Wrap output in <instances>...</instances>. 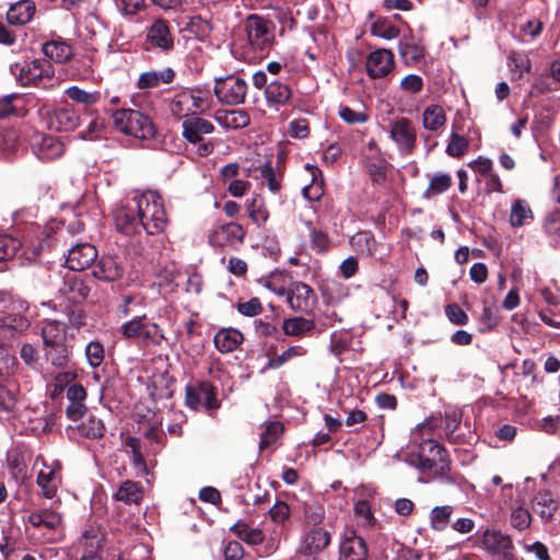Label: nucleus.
Segmentation results:
<instances>
[{"label":"nucleus","instance_id":"obj_1","mask_svg":"<svg viewBox=\"0 0 560 560\" xmlns=\"http://www.w3.org/2000/svg\"><path fill=\"white\" fill-rule=\"evenodd\" d=\"M40 336L45 359L54 366H67L70 361L71 347L68 342L66 325L56 319L45 320Z\"/></svg>","mask_w":560,"mask_h":560},{"label":"nucleus","instance_id":"obj_2","mask_svg":"<svg viewBox=\"0 0 560 560\" xmlns=\"http://www.w3.org/2000/svg\"><path fill=\"white\" fill-rule=\"evenodd\" d=\"M415 466L421 471H429L444 483L454 485L457 477L451 474L446 451L435 441L428 440L420 446Z\"/></svg>","mask_w":560,"mask_h":560},{"label":"nucleus","instance_id":"obj_3","mask_svg":"<svg viewBox=\"0 0 560 560\" xmlns=\"http://www.w3.org/2000/svg\"><path fill=\"white\" fill-rule=\"evenodd\" d=\"M135 201L141 229L149 235L162 233L167 224V215L161 196L155 191H147L136 197Z\"/></svg>","mask_w":560,"mask_h":560},{"label":"nucleus","instance_id":"obj_4","mask_svg":"<svg viewBox=\"0 0 560 560\" xmlns=\"http://www.w3.org/2000/svg\"><path fill=\"white\" fill-rule=\"evenodd\" d=\"M323 520L322 508L306 510L304 533L296 551L298 557L317 555L330 544V533L319 525Z\"/></svg>","mask_w":560,"mask_h":560},{"label":"nucleus","instance_id":"obj_5","mask_svg":"<svg viewBox=\"0 0 560 560\" xmlns=\"http://www.w3.org/2000/svg\"><path fill=\"white\" fill-rule=\"evenodd\" d=\"M247 37V49L253 54L266 55L275 43V25L271 21L250 14L244 22Z\"/></svg>","mask_w":560,"mask_h":560},{"label":"nucleus","instance_id":"obj_6","mask_svg":"<svg viewBox=\"0 0 560 560\" xmlns=\"http://www.w3.org/2000/svg\"><path fill=\"white\" fill-rule=\"evenodd\" d=\"M211 107V95L207 90L184 89L176 93L171 103L170 112L176 118H185L197 113H203Z\"/></svg>","mask_w":560,"mask_h":560},{"label":"nucleus","instance_id":"obj_7","mask_svg":"<svg viewBox=\"0 0 560 560\" xmlns=\"http://www.w3.org/2000/svg\"><path fill=\"white\" fill-rule=\"evenodd\" d=\"M113 124L118 131L138 139H150L155 133L151 119L139 110L118 109L113 114Z\"/></svg>","mask_w":560,"mask_h":560},{"label":"nucleus","instance_id":"obj_8","mask_svg":"<svg viewBox=\"0 0 560 560\" xmlns=\"http://www.w3.org/2000/svg\"><path fill=\"white\" fill-rule=\"evenodd\" d=\"M119 331L126 339H140L145 343L160 345L165 339L162 328L145 315L124 323Z\"/></svg>","mask_w":560,"mask_h":560},{"label":"nucleus","instance_id":"obj_9","mask_svg":"<svg viewBox=\"0 0 560 560\" xmlns=\"http://www.w3.org/2000/svg\"><path fill=\"white\" fill-rule=\"evenodd\" d=\"M11 73L22 85L36 84L42 79L52 78L55 73L54 66L47 59H34L12 65Z\"/></svg>","mask_w":560,"mask_h":560},{"label":"nucleus","instance_id":"obj_10","mask_svg":"<svg viewBox=\"0 0 560 560\" xmlns=\"http://www.w3.org/2000/svg\"><path fill=\"white\" fill-rule=\"evenodd\" d=\"M38 465L42 467L37 471L36 483L43 497L52 499L61 486V464L58 460L47 464L42 456H37L34 467Z\"/></svg>","mask_w":560,"mask_h":560},{"label":"nucleus","instance_id":"obj_11","mask_svg":"<svg viewBox=\"0 0 560 560\" xmlns=\"http://www.w3.org/2000/svg\"><path fill=\"white\" fill-rule=\"evenodd\" d=\"M246 93L247 83L238 77L228 75L215 80L214 94L221 103L238 105L244 102Z\"/></svg>","mask_w":560,"mask_h":560},{"label":"nucleus","instance_id":"obj_12","mask_svg":"<svg viewBox=\"0 0 560 560\" xmlns=\"http://www.w3.org/2000/svg\"><path fill=\"white\" fill-rule=\"evenodd\" d=\"M275 292L287 296V302L293 312H308L316 301L313 289L303 282H293L288 290L279 289Z\"/></svg>","mask_w":560,"mask_h":560},{"label":"nucleus","instance_id":"obj_13","mask_svg":"<svg viewBox=\"0 0 560 560\" xmlns=\"http://www.w3.org/2000/svg\"><path fill=\"white\" fill-rule=\"evenodd\" d=\"M481 542L491 555L500 556L503 560H515L514 545L509 535L495 529H486Z\"/></svg>","mask_w":560,"mask_h":560},{"label":"nucleus","instance_id":"obj_14","mask_svg":"<svg viewBox=\"0 0 560 560\" xmlns=\"http://www.w3.org/2000/svg\"><path fill=\"white\" fill-rule=\"evenodd\" d=\"M389 135L402 153L411 154L413 152L417 142V131L408 118L401 117L393 121Z\"/></svg>","mask_w":560,"mask_h":560},{"label":"nucleus","instance_id":"obj_15","mask_svg":"<svg viewBox=\"0 0 560 560\" xmlns=\"http://www.w3.org/2000/svg\"><path fill=\"white\" fill-rule=\"evenodd\" d=\"M245 231L237 223H226L214 229L209 235V243L214 247L235 248L244 242Z\"/></svg>","mask_w":560,"mask_h":560},{"label":"nucleus","instance_id":"obj_16","mask_svg":"<svg viewBox=\"0 0 560 560\" xmlns=\"http://www.w3.org/2000/svg\"><path fill=\"white\" fill-rule=\"evenodd\" d=\"M394 67V55L386 48H378L370 52L365 62L366 73L372 79L385 78L393 71Z\"/></svg>","mask_w":560,"mask_h":560},{"label":"nucleus","instance_id":"obj_17","mask_svg":"<svg viewBox=\"0 0 560 560\" xmlns=\"http://www.w3.org/2000/svg\"><path fill=\"white\" fill-rule=\"evenodd\" d=\"M97 258L96 248L90 243H80L72 246L66 259L69 269L81 271L91 266Z\"/></svg>","mask_w":560,"mask_h":560},{"label":"nucleus","instance_id":"obj_18","mask_svg":"<svg viewBox=\"0 0 560 560\" xmlns=\"http://www.w3.org/2000/svg\"><path fill=\"white\" fill-rule=\"evenodd\" d=\"M92 275L98 280L113 282L122 277L124 266L118 257L103 255L98 260L94 261Z\"/></svg>","mask_w":560,"mask_h":560},{"label":"nucleus","instance_id":"obj_19","mask_svg":"<svg viewBox=\"0 0 560 560\" xmlns=\"http://www.w3.org/2000/svg\"><path fill=\"white\" fill-rule=\"evenodd\" d=\"M63 390H66V396L69 400V405L66 408L67 417L72 421H77L86 411V407L83 404L86 398L85 387H55L52 397H57Z\"/></svg>","mask_w":560,"mask_h":560},{"label":"nucleus","instance_id":"obj_20","mask_svg":"<svg viewBox=\"0 0 560 560\" xmlns=\"http://www.w3.org/2000/svg\"><path fill=\"white\" fill-rule=\"evenodd\" d=\"M30 305L26 301L18 299L12 301L11 310L3 317V325L11 330L22 334L30 327L27 317Z\"/></svg>","mask_w":560,"mask_h":560},{"label":"nucleus","instance_id":"obj_21","mask_svg":"<svg viewBox=\"0 0 560 560\" xmlns=\"http://www.w3.org/2000/svg\"><path fill=\"white\" fill-rule=\"evenodd\" d=\"M215 387H186V402L191 409L207 410L219 407Z\"/></svg>","mask_w":560,"mask_h":560},{"label":"nucleus","instance_id":"obj_22","mask_svg":"<svg viewBox=\"0 0 560 560\" xmlns=\"http://www.w3.org/2000/svg\"><path fill=\"white\" fill-rule=\"evenodd\" d=\"M79 115L71 107H59L48 113L47 125L56 131H72L79 126Z\"/></svg>","mask_w":560,"mask_h":560},{"label":"nucleus","instance_id":"obj_23","mask_svg":"<svg viewBox=\"0 0 560 560\" xmlns=\"http://www.w3.org/2000/svg\"><path fill=\"white\" fill-rule=\"evenodd\" d=\"M368 548L364 539L355 534L346 536L340 544V560H366Z\"/></svg>","mask_w":560,"mask_h":560},{"label":"nucleus","instance_id":"obj_24","mask_svg":"<svg viewBox=\"0 0 560 560\" xmlns=\"http://www.w3.org/2000/svg\"><path fill=\"white\" fill-rule=\"evenodd\" d=\"M36 12L35 2L32 0H20L9 8L7 21L11 25L22 26L27 24Z\"/></svg>","mask_w":560,"mask_h":560},{"label":"nucleus","instance_id":"obj_25","mask_svg":"<svg viewBox=\"0 0 560 560\" xmlns=\"http://www.w3.org/2000/svg\"><path fill=\"white\" fill-rule=\"evenodd\" d=\"M213 130V125L200 117L194 116L183 122V136L191 143L200 142L205 135L211 133Z\"/></svg>","mask_w":560,"mask_h":560},{"label":"nucleus","instance_id":"obj_26","mask_svg":"<svg viewBox=\"0 0 560 560\" xmlns=\"http://www.w3.org/2000/svg\"><path fill=\"white\" fill-rule=\"evenodd\" d=\"M148 39L152 45L163 50H168L174 45L170 27L164 20H156L151 25L148 32Z\"/></svg>","mask_w":560,"mask_h":560},{"label":"nucleus","instance_id":"obj_27","mask_svg":"<svg viewBox=\"0 0 560 560\" xmlns=\"http://www.w3.org/2000/svg\"><path fill=\"white\" fill-rule=\"evenodd\" d=\"M63 144L52 136L42 137L38 142L34 144V151L38 159L49 161L57 159L63 153Z\"/></svg>","mask_w":560,"mask_h":560},{"label":"nucleus","instance_id":"obj_28","mask_svg":"<svg viewBox=\"0 0 560 560\" xmlns=\"http://www.w3.org/2000/svg\"><path fill=\"white\" fill-rule=\"evenodd\" d=\"M27 522L34 527H45L48 530H56L62 523V516L52 509H45L31 513L27 516Z\"/></svg>","mask_w":560,"mask_h":560},{"label":"nucleus","instance_id":"obj_29","mask_svg":"<svg viewBox=\"0 0 560 560\" xmlns=\"http://www.w3.org/2000/svg\"><path fill=\"white\" fill-rule=\"evenodd\" d=\"M215 348L222 353H229L238 348L243 342V335L237 329H220L214 336Z\"/></svg>","mask_w":560,"mask_h":560},{"label":"nucleus","instance_id":"obj_30","mask_svg":"<svg viewBox=\"0 0 560 560\" xmlns=\"http://www.w3.org/2000/svg\"><path fill=\"white\" fill-rule=\"evenodd\" d=\"M116 228L125 235H132L139 232L141 224L138 214L130 208H120L115 214Z\"/></svg>","mask_w":560,"mask_h":560},{"label":"nucleus","instance_id":"obj_31","mask_svg":"<svg viewBox=\"0 0 560 560\" xmlns=\"http://www.w3.org/2000/svg\"><path fill=\"white\" fill-rule=\"evenodd\" d=\"M175 72L171 68L160 71L143 72L138 80V88L140 90H150L158 88L161 84H167L173 81Z\"/></svg>","mask_w":560,"mask_h":560},{"label":"nucleus","instance_id":"obj_32","mask_svg":"<svg viewBox=\"0 0 560 560\" xmlns=\"http://www.w3.org/2000/svg\"><path fill=\"white\" fill-rule=\"evenodd\" d=\"M533 508L544 522H549L558 510V503L550 492L544 491L536 494Z\"/></svg>","mask_w":560,"mask_h":560},{"label":"nucleus","instance_id":"obj_33","mask_svg":"<svg viewBox=\"0 0 560 560\" xmlns=\"http://www.w3.org/2000/svg\"><path fill=\"white\" fill-rule=\"evenodd\" d=\"M42 51L49 60L56 62H67L71 59L72 47L62 40H50L43 45Z\"/></svg>","mask_w":560,"mask_h":560},{"label":"nucleus","instance_id":"obj_34","mask_svg":"<svg viewBox=\"0 0 560 560\" xmlns=\"http://www.w3.org/2000/svg\"><path fill=\"white\" fill-rule=\"evenodd\" d=\"M534 219L533 210L525 199H515L512 202L509 222L512 228H521Z\"/></svg>","mask_w":560,"mask_h":560},{"label":"nucleus","instance_id":"obj_35","mask_svg":"<svg viewBox=\"0 0 560 560\" xmlns=\"http://www.w3.org/2000/svg\"><path fill=\"white\" fill-rule=\"evenodd\" d=\"M215 120L225 128L240 129L248 126L250 119L243 109H232L218 112Z\"/></svg>","mask_w":560,"mask_h":560},{"label":"nucleus","instance_id":"obj_36","mask_svg":"<svg viewBox=\"0 0 560 560\" xmlns=\"http://www.w3.org/2000/svg\"><path fill=\"white\" fill-rule=\"evenodd\" d=\"M60 291L73 303L85 300L90 293V289L75 276L67 277Z\"/></svg>","mask_w":560,"mask_h":560},{"label":"nucleus","instance_id":"obj_37","mask_svg":"<svg viewBox=\"0 0 560 560\" xmlns=\"http://www.w3.org/2000/svg\"><path fill=\"white\" fill-rule=\"evenodd\" d=\"M265 97L271 105H284L291 97V89L280 81H271L265 89Z\"/></svg>","mask_w":560,"mask_h":560},{"label":"nucleus","instance_id":"obj_38","mask_svg":"<svg viewBox=\"0 0 560 560\" xmlns=\"http://www.w3.org/2000/svg\"><path fill=\"white\" fill-rule=\"evenodd\" d=\"M315 328L313 319L305 317H291L282 323V330L287 336L302 337Z\"/></svg>","mask_w":560,"mask_h":560},{"label":"nucleus","instance_id":"obj_39","mask_svg":"<svg viewBox=\"0 0 560 560\" xmlns=\"http://www.w3.org/2000/svg\"><path fill=\"white\" fill-rule=\"evenodd\" d=\"M142 487L138 482L131 480L122 482L115 493L116 500L127 504H139L142 501Z\"/></svg>","mask_w":560,"mask_h":560},{"label":"nucleus","instance_id":"obj_40","mask_svg":"<svg viewBox=\"0 0 560 560\" xmlns=\"http://www.w3.org/2000/svg\"><path fill=\"white\" fill-rule=\"evenodd\" d=\"M446 122V115L440 105H430L423 109L422 126L429 131H436Z\"/></svg>","mask_w":560,"mask_h":560},{"label":"nucleus","instance_id":"obj_41","mask_svg":"<svg viewBox=\"0 0 560 560\" xmlns=\"http://www.w3.org/2000/svg\"><path fill=\"white\" fill-rule=\"evenodd\" d=\"M399 52L406 65H412L423 58L424 47L412 39L404 38L399 43Z\"/></svg>","mask_w":560,"mask_h":560},{"label":"nucleus","instance_id":"obj_42","mask_svg":"<svg viewBox=\"0 0 560 560\" xmlns=\"http://www.w3.org/2000/svg\"><path fill=\"white\" fill-rule=\"evenodd\" d=\"M66 94L71 101L85 106L95 105L102 100L100 91H85L77 85L68 88Z\"/></svg>","mask_w":560,"mask_h":560},{"label":"nucleus","instance_id":"obj_43","mask_svg":"<svg viewBox=\"0 0 560 560\" xmlns=\"http://www.w3.org/2000/svg\"><path fill=\"white\" fill-rule=\"evenodd\" d=\"M231 530L246 544L255 546L262 542L265 535L261 529L253 528L245 523H236L231 527Z\"/></svg>","mask_w":560,"mask_h":560},{"label":"nucleus","instance_id":"obj_44","mask_svg":"<svg viewBox=\"0 0 560 560\" xmlns=\"http://www.w3.org/2000/svg\"><path fill=\"white\" fill-rule=\"evenodd\" d=\"M453 514V506L442 505L435 506L430 513V524L434 530L442 532L450 524Z\"/></svg>","mask_w":560,"mask_h":560},{"label":"nucleus","instance_id":"obj_45","mask_svg":"<svg viewBox=\"0 0 560 560\" xmlns=\"http://www.w3.org/2000/svg\"><path fill=\"white\" fill-rule=\"evenodd\" d=\"M452 185V177L448 174L439 173L432 176L423 196L430 199L445 192Z\"/></svg>","mask_w":560,"mask_h":560},{"label":"nucleus","instance_id":"obj_46","mask_svg":"<svg viewBox=\"0 0 560 560\" xmlns=\"http://www.w3.org/2000/svg\"><path fill=\"white\" fill-rule=\"evenodd\" d=\"M306 167L311 171V174L313 176V183L311 185L303 187V191H302L303 196L308 200H319V198L324 194V189H323V182H322V179L318 180L317 176L320 177L322 172L316 166L307 165Z\"/></svg>","mask_w":560,"mask_h":560},{"label":"nucleus","instance_id":"obj_47","mask_svg":"<svg viewBox=\"0 0 560 560\" xmlns=\"http://www.w3.org/2000/svg\"><path fill=\"white\" fill-rule=\"evenodd\" d=\"M284 427L280 421H271L260 435L259 450L262 451L275 443L283 433Z\"/></svg>","mask_w":560,"mask_h":560},{"label":"nucleus","instance_id":"obj_48","mask_svg":"<svg viewBox=\"0 0 560 560\" xmlns=\"http://www.w3.org/2000/svg\"><path fill=\"white\" fill-rule=\"evenodd\" d=\"M371 32L372 35L387 40L399 36V28L383 19H378L372 24Z\"/></svg>","mask_w":560,"mask_h":560},{"label":"nucleus","instance_id":"obj_49","mask_svg":"<svg viewBox=\"0 0 560 560\" xmlns=\"http://www.w3.org/2000/svg\"><path fill=\"white\" fill-rule=\"evenodd\" d=\"M247 212L252 221L258 225L266 222L268 218V212L264 207V200L259 196L253 197L247 202Z\"/></svg>","mask_w":560,"mask_h":560},{"label":"nucleus","instance_id":"obj_50","mask_svg":"<svg viewBox=\"0 0 560 560\" xmlns=\"http://www.w3.org/2000/svg\"><path fill=\"white\" fill-rule=\"evenodd\" d=\"M510 522L513 528L525 530L532 524V514L526 508L516 506L512 509Z\"/></svg>","mask_w":560,"mask_h":560},{"label":"nucleus","instance_id":"obj_51","mask_svg":"<svg viewBox=\"0 0 560 560\" xmlns=\"http://www.w3.org/2000/svg\"><path fill=\"white\" fill-rule=\"evenodd\" d=\"M351 242L361 253L373 255L376 242L371 232H358L355 235L352 236Z\"/></svg>","mask_w":560,"mask_h":560},{"label":"nucleus","instance_id":"obj_52","mask_svg":"<svg viewBox=\"0 0 560 560\" xmlns=\"http://www.w3.org/2000/svg\"><path fill=\"white\" fill-rule=\"evenodd\" d=\"M21 245V241L10 235H0V261L14 257Z\"/></svg>","mask_w":560,"mask_h":560},{"label":"nucleus","instance_id":"obj_53","mask_svg":"<svg viewBox=\"0 0 560 560\" xmlns=\"http://www.w3.org/2000/svg\"><path fill=\"white\" fill-rule=\"evenodd\" d=\"M85 355L90 365L95 369L98 368L105 355V350L103 343L98 340H93L89 342L85 347Z\"/></svg>","mask_w":560,"mask_h":560},{"label":"nucleus","instance_id":"obj_54","mask_svg":"<svg viewBox=\"0 0 560 560\" xmlns=\"http://www.w3.org/2000/svg\"><path fill=\"white\" fill-rule=\"evenodd\" d=\"M306 353L305 349L301 346H293L288 348L281 354L276 355L269 360L268 365L272 369H278L282 364L289 362L293 358L303 357Z\"/></svg>","mask_w":560,"mask_h":560},{"label":"nucleus","instance_id":"obj_55","mask_svg":"<svg viewBox=\"0 0 560 560\" xmlns=\"http://www.w3.org/2000/svg\"><path fill=\"white\" fill-rule=\"evenodd\" d=\"M469 142L464 136L453 132L446 147V153L450 156L459 158L467 152Z\"/></svg>","mask_w":560,"mask_h":560},{"label":"nucleus","instance_id":"obj_56","mask_svg":"<svg viewBox=\"0 0 560 560\" xmlns=\"http://www.w3.org/2000/svg\"><path fill=\"white\" fill-rule=\"evenodd\" d=\"M80 432L90 439H96L103 435L104 425L100 419L90 417L79 425Z\"/></svg>","mask_w":560,"mask_h":560},{"label":"nucleus","instance_id":"obj_57","mask_svg":"<svg viewBox=\"0 0 560 560\" xmlns=\"http://www.w3.org/2000/svg\"><path fill=\"white\" fill-rule=\"evenodd\" d=\"M117 10L125 16H132L144 9V0H114Z\"/></svg>","mask_w":560,"mask_h":560},{"label":"nucleus","instance_id":"obj_58","mask_svg":"<svg viewBox=\"0 0 560 560\" xmlns=\"http://www.w3.org/2000/svg\"><path fill=\"white\" fill-rule=\"evenodd\" d=\"M260 176L267 182L268 188L272 192L279 191L281 187L280 179L277 177L270 163L267 162L259 167Z\"/></svg>","mask_w":560,"mask_h":560},{"label":"nucleus","instance_id":"obj_59","mask_svg":"<svg viewBox=\"0 0 560 560\" xmlns=\"http://www.w3.org/2000/svg\"><path fill=\"white\" fill-rule=\"evenodd\" d=\"M462 421V412L456 408H451L444 415V431L446 434H453Z\"/></svg>","mask_w":560,"mask_h":560},{"label":"nucleus","instance_id":"obj_60","mask_svg":"<svg viewBox=\"0 0 560 560\" xmlns=\"http://www.w3.org/2000/svg\"><path fill=\"white\" fill-rule=\"evenodd\" d=\"M290 508L283 501H277L269 510V515L272 522L282 524L290 516Z\"/></svg>","mask_w":560,"mask_h":560},{"label":"nucleus","instance_id":"obj_61","mask_svg":"<svg viewBox=\"0 0 560 560\" xmlns=\"http://www.w3.org/2000/svg\"><path fill=\"white\" fill-rule=\"evenodd\" d=\"M18 387H0V407L10 410L14 407L18 397Z\"/></svg>","mask_w":560,"mask_h":560},{"label":"nucleus","instance_id":"obj_62","mask_svg":"<svg viewBox=\"0 0 560 560\" xmlns=\"http://www.w3.org/2000/svg\"><path fill=\"white\" fill-rule=\"evenodd\" d=\"M445 314L450 322L455 325H466L468 322L467 314L457 304H450L445 308Z\"/></svg>","mask_w":560,"mask_h":560},{"label":"nucleus","instance_id":"obj_63","mask_svg":"<svg viewBox=\"0 0 560 560\" xmlns=\"http://www.w3.org/2000/svg\"><path fill=\"white\" fill-rule=\"evenodd\" d=\"M354 513L361 520L363 525L370 526L374 522L371 506L368 501H359L354 505Z\"/></svg>","mask_w":560,"mask_h":560},{"label":"nucleus","instance_id":"obj_64","mask_svg":"<svg viewBox=\"0 0 560 560\" xmlns=\"http://www.w3.org/2000/svg\"><path fill=\"white\" fill-rule=\"evenodd\" d=\"M400 88L406 92L415 94L422 90L423 80L420 75L408 74L401 80Z\"/></svg>","mask_w":560,"mask_h":560}]
</instances>
